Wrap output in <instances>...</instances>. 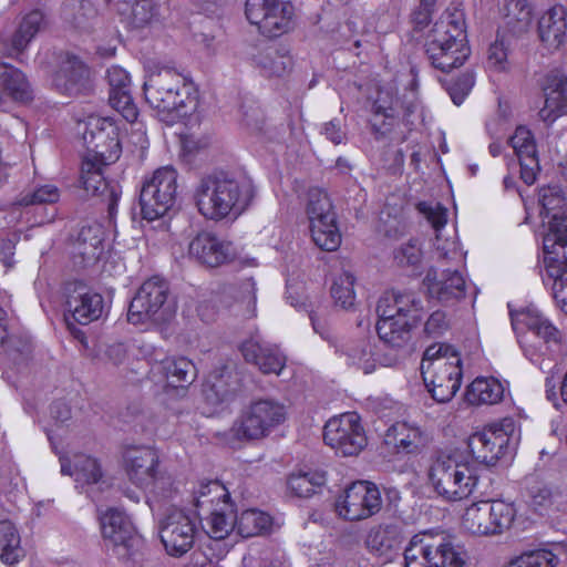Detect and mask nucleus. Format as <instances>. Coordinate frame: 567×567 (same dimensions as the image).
I'll use <instances>...</instances> for the list:
<instances>
[{
	"instance_id": "f257e3e1",
	"label": "nucleus",
	"mask_w": 567,
	"mask_h": 567,
	"mask_svg": "<svg viewBox=\"0 0 567 567\" xmlns=\"http://www.w3.org/2000/svg\"><path fill=\"white\" fill-rule=\"evenodd\" d=\"M417 209L431 223L435 230L434 248L436 258L441 262L451 264L439 272L431 267L423 279V286L431 299L442 303H453L472 293L471 302L477 297V289L467 282L460 267H465L466 252L460 246L456 229L452 234L446 231L447 209L440 203L420 202Z\"/></svg>"
},
{
	"instance_id": "f03ea898",
	"label": "nucleus",
	"mask_w": 567,
	"mask_h": 567,
	"mask_svg": "<svg viewBox=\"0 0 567 567\" xmlns=\"http://www.w3.org/2000/svg\"><path fill=\"white\" fill-rule=\"evenodd\" d=\"M87 151L82 158L80 182L86 192L109 199V214L117 210L122 195L118 184L105 177V168L122 153L120 127L111 117L91 116L83 133Z\"/></svg>"
},
{
	"instance_id": "7ed1b4c3",
	"label": "nucleus",
	"mask_w": 567,
	"mask_h": 567,
	"mask_svg": "<svg viewBox=\"0 0 567 567\" xmlns=\"http://www.w3.org/2000/svg\"><path fill=\"white\" fill-rule=\"evenodd\" d=\"M254 195L255 186L249 177L224 171L203 176L193 190L198 213L214 221L237 218L248 208Z\"/></svg>"
},
{
	"instance_id": "20e7f679",
	"label": "nucleus",
	"mask_w": 567,
	"mask_h": 567,
	"mask_svg": "<svg viewBox=\"0 0 567 567\" xmlns=\"http://www.w3.org/2000/svg\"><path fill=\"white\" fill-rule=\"evenodd\" d=\"M143 85L145 100L161 121H173V113L186 116L198 107V90L194 82L169 66L147 63Z\"/></svg>"
},
{
	"instance_id": "39448f33",
	"label": "nucleus",
	"mask_w": 567,
	"mask_h": 567,
	"mask_svg": "<svg viewBox=\"0 0 567 567\" xmlns=\"http://www.w3.org/2000/svg\"><path fill=\"white\" fill-rule=\"evenodd\" d=\"M431 64L442 72L462 66L471 54L465 13L460 3H452L434 21L424 41Z\"/></svg>"
},
{
	"instance_id": "423d86ee",
	"label": "nucleus",
	"mask_w": 567,
	"mask_h": 567,
	"mask_svg": "<svg viewBox=\"0 0 567 567\" xmlns=\"http://www.w3.org/2000/svg\"><path fill=\"white\" fill-rule=\"evenodd\" d=\"M509 316L524 357L542 371L551 370L549 363L561 342L559 329L535 305L509 308Z\"/></svg>"
},
{
	"instance_id": "0eeeda50",
	"label": "nucleus",
	"mask_w": 567,
	"mask_h": 567,
	"mask_svg": "<svg viewBox=\"0 0 567 567\" xmlns=\"http://www.w3.org/2000/svg\"><path fill=\"white\" fill-rule=\"evenodd\" d=\"M123 458L130 481L147 493L153 512H159L175 498L177 488L171 475L157 471L159 455L153 446L127 447Z\"/></svg>"
},
{
	"instance_id": "6e6552de",
	"label": "nucleus",
	"mask_w": 567,
	"mask_h": 567,
	"mask_svg": "<svg viewBox=\"0 0 567 567\" xmlns=\"http://www.w3.org/2000/svg\"><path fill=\"white\" fill-rule=\"evenodd\" d=\"M377 332L391 347H400L422 319L423 306L413 291H385L377 306Z\"/></svg>"
},
{
	"instance_id": "1a4fd4ad",
	"label": "nucleus",
	"mask_w": 567,
	"mask_h": 567,
	"mask_svg": "<svg viewBox=\"0 0 567 567\" xmlns=\"http://www.w3.org/2000/svg\"><path fill=\"white\" fill-rule=\"evenodd\" d=\"M421 373L432 398L440 403L449 402L462 384L460 352L446 343L427 347L421 361Z\"/></svg>"
},
{
	"instance_id": "9d476101",
	"label": "nucleus",
	"mask_w": 567,
	"mask_h": 567,
	"mask_svg": "<svg viewBox=\"0 0 567 567\" xmlns=\"http://www.w3.org/2000/svg\"><path fill=\"white\" fill-rule=\"evenodd\" d=\"M482 472L477 461L440 455L430 467L429 480L439 496L456 502L473 495Z\"/></svg>"
},
{
	"instance_id": "9b49d317",
	"label": "nucleus",
	"mask_w": 567,
	"mask_h": 567,
	"mask_svg": "<svg viewBox=\"0 0 567 567\" xmlns=\"http://www.w3.org/2000/svg\"><path fill=\"white\" fill-rule=\"evenodd\" d=\"M542 280L567 316V219H557L543 239Z\"/></svg>"
},
{
	"instance_id": "f8f14e48",
	"label": "nucleus",
	"mask_w": 567,
	"mask_h": 567,
	"mask_svg": "<svg viewBox=\"0 0 567 567\" xmlns=\"http://www.w3.org/2000/svg\"><path fill=\"white\" fill-rule=\"evenodd\" d=\"M286 419L287 409L284 404L274 400H258L243 410L238 420L220 437L227 446L237 449L244 442L267 436Z\"/></svg>"
},
{
	"instance_id": "ddd939ff",
	"label": "nucleus",
	"mask_w": 567,
	"mask_h": 567,
	"mask_svg": "<svg viewBox=\"0 0 567 567\" xmlns=\"http://www.w3.org/2000/svg\"><path fill=\"white\" fill-rule=\"evenodd\" d=\"M520 442V427L513 417H504L470 436L468 447L477 461L494 465L508 462Z\"/></svg>"
},
{
	"instance_id": "4468645a",
	"label": "nucleus",
	"mask_w": 567,
	"mask_h": 567,
	"mask_svg": "<svg viewBox=\"0 0 567 567\" xmlns=\"http://www.w3.org/2000/svg\"><path fill=\"white\" fill-rule=\"evenodd\" d=\"M405 567H466L465 551L451 539L414 535L404 548Z\"/></svg>"
},
{
	"instance_id": "2eb2a0df",
	"label": "nucleus",
	"mask_w": 567,
	"mask_h": 567,
	"mask_svg": "<svg viewBox=\"0 0 567 567\" xmlns=\"http://www.w3.org/2000/svg\"><path fill=\"white\" fill-rule=\"evenodd\" d=\"M168 291L167 281L159 276L145 280L130 303L127 321L134 326L168 321L175 313V305L167 301Z\"/></svg>"
},
{
	"instance_id": "dca6fc26",
	"label": "nucleus",
	"mask_w": 567,
	"mask_h": 567,
	"mask_svg": "<svg viewBox=\"0 0 567 567\" xmlns=\"http://www.w3.org/2000/svg\"><path fill=\"white\" fill-rule=\"evenodd\" d=\"M516 514L517 509L513 502L481 501L465 509L462 525L473 535H498L512 526Z\"/></svg>"
},
{
	"instance_id": "f3484780",
	"label": "nucleus",
	"mask_w": 567,
	"mask_h": 567,
	"mask_svg": "<svg viewBox=\"0 0 567 567\" xmlns=\"http://www.w3.org/2000/svg\"><path fill=\"white\" fill-rule=\"evenodd\" d=\"M176 195V169L172 166L157 168L144 181L140 193L142 217L152 221L164 216L174 206Z\"/></svg>"
},
{
	"instance_id": "a211bd4d",
	"label": "nucleus",
	"mask_w": 567,
	"mask_h": 567,
	"mask_svg": "<svg viewBox=\"0 0 567 567\" xmlns=\"http://www.w3.org/2000/svg\"><path fill=\"white\" fill-rule=\"evenodd\" d=\"M307 215L313 243L322 250H337L341 245V234L332 204L323 189H309Z\"/></svg>"
},
{
	"instance_id": "6ab92c4d",
	"label": "nucleus",
	"mask_w": 567,
	"mask_h": 567,
	"mask_svg": "<svg viewBox=\"0 0 567 567\" xmlns=\"http://www.w3.org/2000/svg\"><path fill=\"white\" fill-rule=\"evenodd\" d=\"M323 441L339 455H358L368 445L361 416L357 412H344L330 417L324 424Z\"/></svg>"
},
{
	"instance_id": "aec40b11",
	"label": "nucleus",
	"mask_w": 567,
	"mask_h": 567,
	"mask_svg": "<svg viewBox=\"0 0 567 567\" xmlns=\"http://www.w3.org/2000/svg\"><path fill=\"white\" fill-rule=\"evenodd\" d=\"M382 508L379 487L369 481H357L349 485L334 503L339 517L355 522L377 515Z\"/></svg>"
},
{
	"instance_id": "412c9836",
	"label": "nucleus",
	"mask_w": 567,
	"mask_h": 567,
	"mask_svg": "<svg viewBox=\"0 0 567 567\" xmlns=\"http://www.w3.org/2000/svg\"><path fill=\"white\" fill-rule=\"evenodd\" d=\"M105 305L102 295L87 291L82 285H69L65 287V313L64 319L72 336L81 343H85V333L74 327L70 321L80 324H89L100 319L104 312Z\"/></svg>"
},
{
	"instance_id": "4be33fe9",
	"label": "nucleus",
	"mask_w": 567,
	"mask_h": 567,
	"mask_svg": "<svg viewBox=\"0 0 567 567\" xmlns=\"http://www.w3.org/2000/svg\"><path fill=\"white\" fill-rule=\"evenodd\" d=\"M197 533V517L177 507H173L159 525L161 540L172 557H182L188 553Z\"/></svg>"
},
{
	"instance_id": "5701e85b",
	"label": "nucleus",
	"mask_w": 567,
	"mask_h": 567,
	"mask_svg": "<svg viewBox=\"0 0 567 567\" xmlns=\"http://www.w3.org/2000/svg\"><path fill=\"white\" fill-rule=\"evenodd\" d=\"M292 13V2H245L249 23L269 38L279 37L290 29Z\"/></svg>"
},
{
	"instance_id": "b1692460",
	"label": "nucleus",
	"mask_w": 567,
	"mask_h": 567,
	"mask_svg": "<svg viewBox=\"0 0 567 567\" xmlns=\"http://www.w3.org/2000/svg\"><path fill=\"white\" fill-rule=\"evenodd\" d=\"M47 436L52 449L59 455L61 473L74 477L75 487L87 494V496L96 503L97 498H95L94 489L96 486L100 488L104 484V482H101L102 470L97 460L86 454H75L72 464L71 461L58 450L52 430L47 431Z\"/></svg>"
},
{
	"instance_id": "393cba45",
	"label": "nucleus",
	"mask_w": 567,
	"mask_h": 567,
	"mask_svg": "<svg viewBox=\"0 0 567 567\" xmlns=\"http://www.w3.org/2000/svg\"><path fill=\"white\" fill-rule=\"evenodd\" d=\"M58 61L59 70L52 73L51 83L60 93L75 96L91 90V71L82 60L70 53H61Z\"/></svg>"
},
{
	"instance_id": "a878e982",
	"label": "nucleus",
	"mask_w": 567,
	"mask_h": 567,
	"mask_svg": "<svg viewBox=\"0 0 567 567\" xmlns=\"http://www.w3.org/2000/svg\"><path fill=\"white\" fill-rule=\"evenodd\" d=\"M536 82L545 97L539 117L553 124L559 116L567 114V74L560 69H551L540 73Z\"/></svg>"
},
{
	"instance_id": "bb28decb",
	"label": "nucleus",
	"mask_w": 567,
	"mask_h": 567,
	"mask_svg": "<svg viewBox=\"0 0 567 567\" xmlns=\"http://www.w3.org/2000/svg\"><path fill=\"white\" fill-rule=\"evenodd\" d=\"M189 257L208 267H218L235 256L231 243L220 239L213 233L197 234L188 245Z\"/></svg>"
},
{
	"instance_id": "cd10ccee",
	"label": "nucleus",
	"mask_w": 567,
	"mask_h": 567,
	"mask_svg": "<svg viewBox=\"0 0 567 567\" xmlns=\"http://www.w3.org/2000/svg\"><path fill=\"white\" fill-rule=\"evenodd\" d=\"M107 81L110 105L127 122L134 123L138 117V111L132 97L128 72L120 65H112L107 69Z\"/></svg>"
},
{
	"instance_id": "c85d7f7f",
	"label": "nucleus",
	"mask_w": 567,
	"mask_h": 567,
	"mask_svg": "<svg viewBox=\"0 0 567 567\" xmlns=\"http://www.w3.org/2000/svg\"><path fill=\"white\" fill-rule=\"evenodd\" d=\"M96 509L103 537L110 540L114 547H122L125 551H128L135 542L131 518L118 507H110L103 511L97 505Z\"/></svg>"
},
{
	"instance_id": "c756f323",
	"label": "nucleus",
	"mask_w": 567,
	"mask_h": 567,
	"mask_svg": "<svg viewBox=\"0 0 567 567\" xmlns=\"http://www.w3.org/2000/svg\"><path fill=\"white\" fill-rule=\"evenodd\" d=\"M429 441L427 433L415 422L396 421L391 424L383 436L386 446L396 453H414Z\"/></svg>"
},
{
	"instance_id": "7c9ffc66",
	"label": "nucleus",
	"mask_w": 567,
	"mask_h": 567,
	"mask_svg": "<svg viewBox=\"0 0 567 567\" xmlns=\"http://www.w3.org/2000/svg\"><path fill=\"white\" fill-rule=\"evenodd\" d=\"M103 230L99 225L85 226L71 239L69 249L75 265L86 267L103 254Z\"/></svg>"
},
{
	"instance_id": "2f4dec72",
	"label": "nucleus",
	"mask_w": 567,
	"mask_h": 567,
	"mask_svg": "<svg viewBox=\"0 0 567 567\" xmlns=\"http://www.w3.org/2000/svg\"><path fill=\"white\" fill-rule=\"evenodd\" d=\"M520 166V178L527 185L536 182L539 171L536 144L532 132L525 126H518L509 138Z\"/></svg>"
},
{
	"instance_id": "473e14b6",
	"label": "nucleus",
	"mask_w": 567,
	"mask_h": 567,
	"mask_svg": "<svg viewBox=\"0 0 567 567\" xmlns=\"http://www.w3.org/2000/svg\"><path fill=\"white\" fill-rule=\"evenodd\" d=\"M241 353L246 361L258 365L262 373L280 374L286 365V355L277 346L250 339L243 342Z\"/></svg>"
},
{
	"instance_id": "72a5a7b5",
	"label": "nucleus",
	"mask_w": 567,
	"mask_h": 567,
	"mask_svg": "<svg viewBox=\"0 0 567 567\" xmlns=\"http://www.w3.org/2000/svg\"><path fill=\"white\" fill-rule=\"evenodd\" d=\"M403 542L401 529L393 525L374 527L365 538L367 547L385 561L393 560L400 554Z\"/></svg>"
},
{
	"instance_id": "f704fd0d",
	"label": "nucleus",
	"mask_w": 567,
	"mask_h": 567,
	"mask_svg": "<svg viewBox=\"0 0 567 567\" xmlns=\"http://www.w3.org/2000/svg\"><path fill=\"white\" fill-rule=\"evenodd\" d=\"M566 9L556 2L547 9L538 21L540 41L549 49H558L566 38Z\"/></svg>"
},
{
	"instance_id": "c9c22d12",
	"label": "nucleus",
	"mask_w": 567,
	"mask_h": 567,
	"mask_svg": "<svg viewBox=\"0 0 567 567\" xmlns=\"http://www.w3.org/2000/svg\"><path fill=\"white\" fill-rule=\"evenodd\" d=\"M44 24L45 17L40 10H32L25 13L10 42L6 44V54L21 61L24 50Z\"/></svg>"
},
{
	"instance_id": "e433bc0d",
	"label": "nucleus",
	"mask_w": 567,
	"mask_h": 567,
	"mask_svg": "<svg viewBox=\"0 0 567 567\" xmlns=\"http://www.w3.org/2000/svg\"><path fill=\"white\" fill-rule=\"evenodd\" d=\"M210 538L224 539L236 529V512L233 501L218 503L205 515H199Z\"/></svg>"
},
{
	"instance_id": "4c0bfd02",
	"label": "nucleus",
	"mask_w": 567,
	"mask_h": 567,
	"mask_svg": "<svg viewBox=\"0 0 567 567\" xmlns=\"http://www.w3.org/2000/svg\"><path fill=\"white\" fill-rule=\"evenodd\" d=\"M251 62L265 76H282L292 66V56L274 47H259L250 54Z\"/></svg>"
},
{
	"instance_id": "58836bf2",
	"label": "nucleus",
	"mask_w": 567,
	"mask_h": 567,
	"mask_svg": "<svg viewBox=\"0 0 567 567\" xmlns=\"http://www.w3.org/2000/svg\"><path fill=\"white\" fill-rule=\"evenodd\" d=\"M226 370V367H224L220 372L210 374L204 384L205 401L213 408L208 415L223 412L235 396L234 389L224 380Z\"/></svg>"
},
{
	"instance_id": "ea45409f",
	"label": "nucleus",
	"mask_w": 567,
	"mask_h": 567,
	"mask_svg": "<svg viewBox=\"0 0 567 567\" xmlns=\"http://www.w3.org/2000/svg\"><path fill=\"white\" fill-rule=\"evenodd\" d=\"M194 505L198 515H205L218 503L231 501L227 487L218 480L200 481L193 491Z\"/></svg>"
},
{
	"instance_id": "a19ab883",
	"label": "nucleus",
	"mask_w": 567,
	"mask_h": 567,
	"mask_svg": "<svg viewBox=\"0 0 567 567\" xmlns=\"http://www.w3.org/2000/svg\"><path fill=\"white\" fill-rule=\"evenodd\" d=\"M158 368L174 388L190 384L197 375L196 365L186 357H165L159 361Z\"/></svg>"
},
{
	"instance_id": "79ce46f5",
	"label": "nucleus",
	"mask_w": 567,
	"mask_h": 567,
	"mask_svg": "<svg viewBox=\"0 0 567 567\" xmlns=\"http://www.w3.org/2000/svg\"><path fill=\"white\" fill-rule=\"evenodd\" d=\"M505 388L495 378H476L466 390V401L474 405L496 404L502 401Z\"/></svg>"
},
{
	"instance_id": "37998d69",
	"label": "nucleus",
	"mask_w": 567,
	"mask_h": 567,
	"mask_svg": "<svg viewBox=\"0 0 567 567\" xmlns=\"http://www.w3.org/2000/svg\"><path fill=\"white\" fill-rule=\"evenodd\" d=\"M539 204L542 206L540 216L543 223L547 220V228L544 233L546 235L550 230V226L557 219H567V216L560 214V210L566 204L564 192L559 185H548L539 189ZM545 236H543L544 238Z\"/></svg>"
},
{
	"instance_id": "c03bdc74",
	"label": "nucleus",
	"mask_w": 567,
	"mask_h": 567,
	"mask_svg": "<svg viewBox=\"0 0 567 567\" xmlns=\"http://www.w3.org/2000/svg\"><path fill=\"white\" fill-rule=\"evenodd\" d=\"M272 523L270 514L257 508H248L236 515V530L245 538L268 533Z\"/></svg>"
},
{
	"instance_id": "a18cd8bd",
	"label": "nucleus",
	"mask_w": 567,
	"mask_h": 567,
	"mask_svg": "<svg viewBox=\"0 0 567 567\" xmlns=\"http://www.w3.org/2000/svg\"><path fill=\"white\" fill-rule=\"evenodd\" d=\"M24 556L21 537L14 524L0 520V558L7 565H14Z\"/></svg>"
},
{
	"instance_id": "49530a36",
	"label": "nucleus",
	"mask_w": 567,
	"mask_h": 567,
	"mask_svg": "<svg viewBox=\"0 0 567 567\" xmlns=\"http://www.w3.org/2000/svg\"><path fill=\"white\" fill-rule=\"evenodd\" d=\"M326 473L320 470L298 471L288 477V488L298 497H310L326 484Z\"/></svg>"
},
{
	"instance_id": "de8ad7c7",
	"label": "nucleus",
	"mask_w": 567,
	"mask_h": 567,
	"mask_svg": "<svg viewBox=\"0 0 567 567\" xmlns=\"http://www.w3.org/2000/svg\"><path fill=\"white\" fill-rule=\"evenodd\" d=\"M238 315L246 319L257 315V285L254 278H246L229 288Z\"/></svg>"
},
{
	"instance_id": "09e8293b",
	"label": "nucleus",
	"mask_w": 567,
	"mask_h": 567,
	"mask_svg": "<svg viewBox=\"0 0 567 567\" xmlns=\"http://www.w3.org/2000/svg\"><path fill=\"white\" fill-rule=\"evenodd\" d=\"M558 564L559 557L550 549L538 548L514 557L507 567H557Z\"/></svg>"
},
{
	"instance_id": "8fccbe9b",
	"label": "nucleus",
	"mask_w": 567,
	"mask_h": 567,
	"mask_svg": "<svg viewBox=\"0 0 567 567\" xmlns=\"http://www.w3.org/2000/svg\"><path fill=\"white\" fill-rule=\"evenodd\" d=\"M354 282L355 277L349 271H342L332 281L331 296L336 303L344 309H349L354 305Z\"/></svg>"
},
{
	"instance_id": "3c124183",
	"label": "nucleus",
	"mask_w": 567,
	"mask_h": 567,
	"mask_svg": "<svg viewBox=\"0 0 567 567\" xmlns=\"http://www.w3.org/2000/svg\"><path fill=\"white\" fill-rule=\"evenodd\" d=\"M60 189L53 184L35 187L32 192L22 195L17 204L20 206L53 205L60 199Z\"/></svg>"
},
{
	"instance_id": "603ef678",
	"label": "nucleus",
	"mask_w": 567,
	"mask_h": 567,
	"mask_svg": "<svg viewBox=\"0 0 567 567\" xmlns=\"http://www.w3.org/2000/svg\"><path fill=\"white\" fill-rule=\"evenodd\" d=\"M125 11H130L126 23L130 28L137 29L153 20L156 2H122Z\"/></svg>"
},
{
	"instance_id": "864d4df0",
	"label": "nucleus",
	"mask_w": 567,
	"mask_h": 567,
	"mask_svg": "<svg viewBox=\"0 0 567 567\" xmlns=\"http://www.w3.org/2000/svg\"><path fill=\"white\" fill-rule=\"evenodd\" d=\"M507 23L518 31L528 29L532 22L533 2H506Z\"/></svg>"
},
{
	"instance_id": "5fc2aeb1",
	"label": "nucleus",
	"mask_w": 567,
	"mask_h": 567,
	"mask_svg": "<svg viewBox=\"0 0 567 567\" xmlns=\"http://www.w3.org/2000/svg\"><path fill=\"white\" fill-rule=\"evenodd\" d=\"M422 257L423 250L419 239H411L394 250V260L400 267L416 268Z\"/></svg>"
},
{
	"instance_id": "6e6d98bb",
	"label": "nucleus",
	"mask_w": 567,
	"mask_h": 567,
	"mask_svg": "<svg viewBox=\"0 0 567 567\" xmlns=\"http://www.w3.org/2000/svg\"><path fill=\"white\" fill-rule=\"evenodd\" d=\"M475 84V76L473 72H465L454 81H451L446 91L455 105H461L471 93Z\"/></svg>"
},
{
	"instance_id": "4d7b16f0",
	"label": "nucleus",
	"mask_w": 567,
	"mask_h": 567,
	"mask_svg": "<svg viewBox=\"0 0 567 567\" xmlns=\"http://www.w3.org/2000/svg\"><path fill=\"white\" fill-rule=\"evenodd\" d=\"M512 122L509 113L499 103L498 111L486 122V131L491 138H503L509 131Z\"/></svg>"
},
{
	"instance_id": "13d9d810",
	"label": "nucleus",
	"mask_w": 567,
	"mask_h": 567,
	"mask_svg": "<svg viewBox=\"0 0 567 567\" xmlns=\"http://www.w3.org/2000/svg\"><path fill=\"white\" fill-rule=\"evenodd\" d=\"M507 45L503 38L497 34L495 41L489 45L487 51V65L496 71H503L507 65Z\"/></svg>"
},
{
	"instance_id": "bf43d9fd",
	"label": "nucleus",
	"mask_w": 567,
	"mask_h": 567,
	"mask_svg": "<svg viewBox=\"0 0 567 567\" xmlns=\"http://www.w3.org/2000/svg\"><path fill=\"white\" fill-rule=\"evenodd\" d=\"M530 505L538 513L547 511L553 504V493L549 487L539 483L528 488Z\"/></svg>"
},
{
	"instance_id": "052dcab7",
	"label": "nucleus",
	"mask_w": 567,
	"mask_h": 567,
	"mask_svg": "<svg viewBox=\"0 0 567 567\" xmlns=\"http://www.w3.org/2000/svg\"><path fill=\"white\" fill-rule=\"evenodd\" d=\"M436 2H419V6L413 10L411 20L414 29L424 31L433 21L435 13Z\"/></svg>"
},
{
	"instance_id": "680f3d73",
	"label": "nucleus",
	"mask_w": 567,
	"mask_h": 567,
	"mask_svg": "<svg viewBox=\"0 0 567 567\" xmlns=\"http://www.w3.org/2000/svg\"><path fill=\"white\" fill-rule=\"evenodd\" d=\"M449 328V320L444 311L436 310L431 313L425 322L424 330L431 337L443 334Z\"/></svg>"
},
{
	"instance_id": "e2e57ef3",
	"label": "nucleus",
	"mask_w": 567,
	"mask_h": 567,
	"mask_svg": "<svg viewBox=\"0 0 567 567\" xmlns=\"http://www.w3.org/2000/svg\"><path fill=\"white\" fill-rule=\"evenodd\" d=\"M16 244L12 239L0 240V262L8 269L14 264Z\"/></svg>"
},
{
	"instance_id": "0e129e2a",
	"label": "nucleus",
	"mask_w": 567,
	"mask_h": 567,
	"mask_svg": "<svg viewBox=\"0 0 567 567\" xmlns=\"http://www.w3.org/2000/svg\"><path fill=\"white\" fill-rule=\"evenodd\" d=\"M206 146V140L195 138L194 136H184L182 138V155L190 156Z\"/></svg>"
},
{
	"instance_id": "69168bd1",
	"label": "nucleus",
	"mask_w": 567,
	"mask_h": 567,
	"mask_svg": "<svg viewBox=\"0 0 567 567\" xmlns=\"http://www.w3.org/2000/svg\"><path fill=\"white\" fill-rule=\"evenodd\" d=\"M50 414L56 422L64 423L71 417V409L64 401H55L50 406Z\"/></svg>"
},
{
	"instance_id": "338daca9",
	"label": "nucleus",
	"mask_w": 567,
	"mask_h": 567,
	"mask_svg": "<svg viewBox=\"0 0 567 567\" xmlns=\"http://www.w3.org/2000/svg\"><path fill=\"white\" fill-rule=\"evenodd\" d=\"M322 132L326 137L336 145L342 143L344 138V133L341 130L339 121H330L326 123Z\"/></svg>"
},
{
	"instance_id": "774afa93",
	"label": "nucleus",
	"mask_w": 567,
	"mask_h": 567,
	"mask_svg": "<svg viewBox=\"0 0 567 567\" xmlns=\"http://www.w3.org/2000/svg\"><path fill=\"white\" fill-rule=\"evenodd\" d=\"M157 419H155L152 415H141L138 417V426L141 427L142 433L148 437L152 439L155 435H158V429L156 426Z\"/></svg>"
}]
</instances>
